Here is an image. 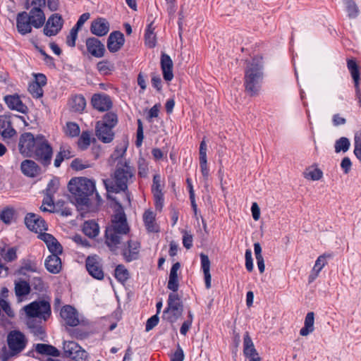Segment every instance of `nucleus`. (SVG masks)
I'll return each instance as SVG.
<instances>
[{
    "label": "nucleus",
    "instance_id": "obj_1",
    "mask_svg": "<svg viewBox=\"0 0 361 361\" xmlns=\"http://www.w3.org/2000/svg\"><path fill=\"white\" fill-rule=\"evenodd\" d=\"M119 205V209L114 215L111 224L106 229L105 243L111 251H115L121 244L123 235L129 231L126 214Z\"/></svg>",
    "mask_w": 361,
    "mask_h": 361
},
{
    "label": "nucleus",
    "instance_id": "obj_2",
    "mask_svg": "<svg viewBox=\"0 0 361 361\" xmlns=\"http://www.w3.org/2000/svg\"><path fill=\"white\" fill-rule=\"evenodd\" d=\"M68 190L78 206H87L90 197L96 190L95 182L85 177L72 178L68 183Z\"/></svg>",
    "mask_w": 361,
    "mask_h": 361
},
{
    "label": "nucleus",
    "instance_id": "obj_3",
    "mask_svg": "<svg viewBox=\"0 0 361 361\" xmlns=\"http://www.w3.org/2000/svg\"><path fill=\"white\" fill-rule=\"evenodd\" d=\"M133 176V169L126 161L121 160L112 178L103 180L108 192H119L127 189L128 183Z\"/></svg>",
    "mask_w": 361,
    "mask_h": 361
},
{
    "label": "nucleus",
    "instance_id": "obj_4",
    "mask_svg": "<svg viewBox=\"0 0 361 361\" xmlns=\"http://www.w3.org/2000/svg\"><path fill=\"white\" fill-rule=\"evenodd\" d=\"M262 68V59H253L247 64L245 73V86L246 91L251 95L256 94L259 90L263 78Z\"/></svg>",
    "mask_w": 361,
    "mask_h": 361
},
{
    "label": "nucleus",
    "instance_id": "obj_5",
    "mask_svg": "<svg viewBox=\"0 0 361 361\" xmlns=\"http://www.w3.org/2000/svg\"><path fill=\"white\" fill-rule=\"evenodd\" d=\"M24 310L29 318L47 320L51 314L49 302L44 300L35 301L25 306Z\"/></svg>",
    "mask_w": 361,
    "mask_h": 361
},
{
    "label": "nucleus",
    "instance_id": "obj_6",
    "mask_svg": "<svg viewBox=\"0 0 361 361\" xmlns=\"http://www.w3.org/2000/svg\"><path fill=\"white\" fill-rule=\"evenodd\" d=\"M183 305L180 297L176 293L169 294L168 307L164 311V317L169 322H175L183 314Z\"/></svg>",
    "mask_w": 361,
    "mask_h": 361
},
{
    "label": "nucleus",
    "instance_id": "obj_7",
    "mask_svg": "<svg viewBox=\"0 0 361 361\" xmlns=\"http://www.w3.org/2000/svg\"><path fill=\"white\" fill-rule=\"evenodd\" d=\"M18 121L25 123V119L16 114L0 116V135L4 138H11L16 134L13 125Z\"/></svg>",
    "mask_w": 361,
    "mask_h": 361
},
{
    "label": "nucleus",
    "instance_id": "obj_8",
    "mask_svg": "<svg viewBox=\"0 0 361 361\" xmlns=\"http://www.w3.org/2000/svg\"><path fill=\"white\" fill-rule=\"evenodd\" d=\"M43 136L34 137L30 133H23L19 139L18 148L20 152L25 157H32L35 148Z\"/></svg>",
    "mask_w": 361,
    "mask_h": 361
},
{
    "label": "nucleus",
    "instance_id": "obj_9",
    "mask_svg": "<svg viewBox=\"0 0 361 361\" xmlns=\"http://www.w3.org/2000/svg\"><path fill=\"white\" fill-rule=\"evenodd\" d=\"M32 8L28 13V18L32 25L35 28L41 27L45 23V15L42 8L46 6V0H32Z\"/></svg>",
    "mask_w": 361,
    "mask_h": 361
},
{
    "label": "nucleus",
    "instance_id": "obj_10",
    "mask_svg": "<svg viewBox=\"0 0 361 361\" xmlns=\"http://www.w3.org/2000/svg\"><path fill=\"white\" fill-rule=\"evenodd\" d=\"M7 342L10 355L14 356L24 350L27 344V339L20 331H12L7 336Z\"/></svg>",
    "mask_w": 361,
    "mask_h": 361
},
{
    "label": "nucleus",
    "instance_id": "obj_11",
    "mask_svg": "<svg viewBox=\"0 0 361 361\" xmlns=\"http://www.w3.org/2000/svg\"><path fill=\"white\" fill-rule=\"evenodd\" d=\"M52 154L51 147L45 137H43L39 139V142L37 145L32 157H35L44 166H48L51 163Z\"/></svg>",
    "mask_w": 361,
    "mask_h": 361
},
{
    "label": "nucleus",
    "instance_id": "obj_12",
    "mask_svg": "<svg viewBox=\"0 0 361 361\" xmlns=\"http://www.w3.org/2000/svg\"><path fill=\"white\" fill-rule=\"evenodd\" d=\"M63 351L66 356L75 361H86L87 353L74 341H64Z\"/></svg>",
    "mask_w": 361,
    "mask_h": 361
},
{
    "label": "nucleus",
    "instance_id": "obj_13",
    "mask_svg": "<svg viewBox=\"0 0 361 361\" xmlns=\"http://www.w3.org/2000/svg\"><path fill=\"white\" fill-rule=\"evenodd\" d=\"M63 27V19L58 13L52 14L49 17L43 29L46 36L51 37L57 35Z\"/></svg>",
    "mask_w": 361,
    "mask_h": 361
},
{
    "label": "nucleus",
    "instance_id": "obj_14",
    "mask_svg": "<svg viewBox=\"0 0 361 361\" xmlns=\"http://www.w3.org/2000/svg\"><path fill=\"white\" fill-rule=\"evenodd\" d=\"M118 245L122 250V254L125 259L128 262H131L137 259L140 252V243L135 240H128L126 243L123 246Z\"/></svg>",
    "mask_w": 361,
    "mask_h": 361
},
{
    "label": "nucleus",
    "instance_id": "obj_15",
    "mask_svg": "<svg viewBox=\"0 0 361 361\" xmlns=\"http://www.w3.org/2000/svg\"><path fill=\"white\" fill-rule=\"evenodd\" d=\"M25 223L30 231L39 233V235L44 233L43 231L47 230V224L44 219L32 213L27 214Z\"/></svg>",
    "mask_w": 361,
    "mask_h": 361
},
{
    "label": "nucleus",
    "instance_id": "obj_16",
    "mask_svg": "<svg viewBox=\"0 0 361 361\" xmlns=\"http://www.w3.org/2000/svg\"><path fill=\"white\" fill-rule=\"evenodd\" d=\"M86 267L89 274L94 278L99 280L104 278V272L98 257H88L86 260Z\"/></svg>",
    "mask_w": 361,
    "mask_h": 361
},
{
    "label": "nucleus",
    "instance_id": "obj_17",
    "mask_svg": "<svg viewBox=\"0 0 361 361\" xmlns=\"http://www.w3.org/2000/svg\"><path fill=\"white\" fill-rule=\"evenodd\" d=\"M347 66L354 81L356 99L360 106H361V90L360 88V72L358 66L356 62L351 59L348 61Z\"/></svg>",
    "mask_w": 361,
    "mask_h": 361
},
{
    "label": "nucleus",
    "instance_id": "obj_18",
    "mask_svg": "<svg viewBox=\"0 0 361 361\" xmlns=\"http://www.w3.org/2000/svg\"><path fill=\"white\" fill-rule=\"evenodd\" d=\"M125 42L124 35L120 31L112 32L107 39V48L111 53L118 51Z\"/></svg>",
    "mask_w": 361,
    "mask_h": 361
},
{
    "label": "nucleus",
    "instance_id": "obj_19",
    "mask_svg": "<svg viewBox=\"0 0 361 361\" xmlns=\"http://www.w3.org/2000/svg\"><path fill=\"white\" fill-rule=\"evenodd\" d=\"M60 315L68 326H76L80 322L78 312L71 305L63 306L61 310Z\"/></svg>",
    "mask_w": 361,
    "mask_h": 361
},
{
    "label": "nucleus",
    "instance_id": "obj_20",
    "mask_svg": "<svg viewBox=\"0 0 361 361\" xmlns=\"http://www.w3.org/2000/svg\"><path fill=\"white\" fill-rule=\"evenodd\" d=\"M87 51L96 58H102L105 53V47L102 42L95 37H90L86 40Z\"/></svg>",
    "mask_w": 361,
    "mask_h": 361
},
{
    "label": "nucleus",
    "instance_id": "obj_21",
    "mask_svg": "<svg viewBox=\"0 0 361 361\" xmlns=\"http://www.w3.org/2000/svg\"><path fill=\"white\" fill-rule=\"evenodd\" d=\"M39 238L44 242L51 255H61L63 252L62 245L51 234L47 233L39 235Z\"/></svg>",
    "mask_w": 361,
    "mask_h": 361
},
{
    "label": "nucleus",
    "instance_id": "obj_22",
    "mask_svg": "<svg viewBox=\"0 0 361 361\" xmlns=\"http://www.w3.org/2000/svg\"><path fill=\"white\" fill-rule=\"evenodd\" d=\"M110 29L109 22L103 18H98L94 20L91 23V32L98 37L106 35Z\"/></svg>",
    "mask_w": 361,
    "mask_h": 361
},
{
    "label": "nucleus",
    "instance_id": "obj_23",
    "mask_svg": "<svg viewBox=\"0 0 361 361\" xmlns=\"http://www.w3.org/2000/svg\"><path fill=\"white\" fill-rule=\"evenodd\" d=\"M16 26L18 31L21 35H26L31 32L32 24L28 18V13L23 11L19 13L16 18Z\"/></svg>",
    "mask_w": 361,
    "mask_h": 361
},
{
    "label": "nucleus",
    "instance_id": "obj_24",
    "mask_svg": "<svg viewBox=\"0 0 361 361\" xmlns=\"http://www.w3.org/2000/svg\"><path fill=\"white\" fill-rule=\"evenodd\" d=\"M112 128L113 127L106 126V123H97L96 135L99 140L104 143L111 142L114 136Z\"/></svg>",
    "mask_w": 361,
    "mask_h": 361
},
{
    "label": "nucleus",
    "instance_id": "obj_25",
    "mask_svg": "<svg viewBox=\"0 0 361 361\" xmlns=\"http://www.w3.org/2000/svg\"><path fill=\"white\" fill-rule=\"evenodd\" d=\"M92 104L94 108L99 111L109 110L112 104L110 97L102 94H94L92 98Z\"/></svg>",
    "mask_w": 361,
    "mask_h": 361
},
{
    "label": "nucleus",
    "instance_id": "obj_26",
    "mask_svg": "<svg viewBox=\"0 0 361 361\" xmlns=\"http://www.w3.org/2000/svg\"><path fill=\"white\" fill-rule=\"evenodd\" d=\"M161 68L164 79L169 82L173 78V61L166 54H162L161 56Z\"/></svg>",
    "mask_w": 361,
    "mask_h": 361
},
{
    "label": "nucleus",
    "instance_id": "obj_27",
    "mask_svg": "<svg viewBox=\"0 0 361 361\" xmlns=\"http://www.w3.org/2000/svg\"><path fill=\"white\" fill-rule=\"evenodd\" d=\"M60 255H49L44 261V265L47 271L51 274H59L62 269Z\"/></svg>",
    "mask_w": 361,
    "mask_h": 361
},
{
    "label": "nucleus",
    "instance_id": "obj_28",
    "mask_svg": "<svg viewBox=\"0 0 361 361\" xmlns=\"http://www.w3.org/2000/svg\"><path fill=\"white\" fill-rule=\"evenodd\" d=\"M22 173L28 177H36L40 173V168L32 160L26 159L20 164Z\"/></svg>",
    "mask_w": 361,
    "mask_h": 361
},
{
    "label": "nucleus",
    "instance_id": "obj_29",
    "mask_svg": "<svg viewBox=\"0 0 361 361\" xmlns=\"http://www.w3.org/2000/svg\"><path fill=\"white\" fill-rule=\"evenodd\" d=\"M143 221L148 232L157 233L159 231V225L156 222V215L152 210L145 212Z\"/></svg>",
    "mask_w": 361,
    "mask_h": 361
},
{
    "label": "nucleus",
    "instance_id": "obj_30",
    "mask_svg": "<svg viewBox=\"0 0 361 361\" xmlns=\"http://www.w3.org/2000/svg\"><path fill=\"white\" fill-rule=\"evenodd\" d=\"M5 102L8 108L18 111L20 113H25L27 110V106L23 104L18 95H8L5 97Z\"/></svg>",
    "mask_w": 361,
    "mask_h": 361
},
{
    "label": "nucleus",
    "instance_id": "obj_31",
    "mask_svg": "<svg viewBox=\"0 0 361 361\" xmlns=\"http://www.w3.org/2000/svg\"><path fill=\"white\" fill-rule=\"evenodd\" d=\"M200 259L201 267L202 269L204 276L205 286L207 289H209L212 286V276L210 274V261L209 259L208 256L203 253L200 254Z\"/></svg>",
    "mask_w": 361,
    "mask_h": 361
},
{
    "label": "nucleus",
    "instance_id": "obj_32",
    "mask_svg": "<svg viewBox=\"0 0 361 361\" xmlns=\"http://www.w3.org/2000/svg\"><path fill=\"white\" fill-rule=\"evenodd\" d=\"M314 314L313 312H308L305 318L304 326L300 330V334L307 336L314 331Z\"/></svg>",
    "mask_w": 361,
    "mask_h": 361
},
{
    "label": "nucleus",
    "instance_id": "obj_33",
    "mask_svg": "<svg viewBox=\"0 0 361 361\" xmlns=\"http://www.w3.org/2000/svg\"><path fill=\"white\" fill-rule=\"evenodd\" d=\"M303 177L307 180L316 181L323 177V172L317 164H313L305 169L303 172Z\"/></svg>",
    "mask_w": 361,
    "mask_h": 361
},
{
    "label": "nucleus",
    "instance_id": "obj_34",
    "mask_svg": "<svg viewBox=\"0 0 361 361\" xmlns=\"http://www.w3.org/2000/svg\"><path fill=\"white\" fill-rule=\"evenodd\" d=\"M243 354L246 357L258 355L248 332H245L243 337Z\"/></svg>",
    "mask_w": 361,
    "mask_h": 361
},
{
    "label": "nucleus",
    "instance_id": "obj_35",
    "mask_svg": "<svg viewBox=\"0 0 361 361\" xmlns=\"http://www.w3.org/2000/svg\"><path fill=\"white\" fill-rule=\"evenodd\" d=\"M82 231L87 236L94 238L99 233V227L94 221H87L83 224Z\"/></svg>",
    "mask_w": 361,
    "mask_h": 361
},
{
    "label": "nucleus",
    "instance_id": "obj_36",
    "mask_svg": "<svg viewBox=\"0 0 361 361\" xmlns=\"http://www.w3.org/2000/svg\"><path fill=\"white\" fill-rule=\"evenodd\" d=\"M35 350L37 353L42 355L54 357H58L60 355L59 350L56 348L48 344L38 343L35 346Z\"/></svg>",
    "mask_w": 361,
    "mask_h": 361
},
{
    "label": "nucleus",
    "instance_id": "obj_37",
    "mask_svg": "<svg viewBox=\"0 0 361 361\" xmlns=\"http://www.w3.org/2000/svg\"><path fill=\"white\" fill-rule=\"evenodd\" d=\"M15 293L18 298L28 295L30 292V284L23 280L15 281Z\"/></svg>",
    "mask_w": 361,
    "mask_h": 361
},
{
    "label": "nucleus",
    "instance_id": "obj_38",
    "mask_svg": "<svg viewBox=\"0 0 361 361\" xmlns=\"http://www.w3.org/2000/svg\"><path fill=\"white\" fill-rule=\"evenodd\" d=\"M145 44L149 48H153L156 46L157 37L156 34L154 33V27H153L152 23L148 25L147 27L146 28L145 34Z\"/></svg>",
    "mask_w": 361,
    "mask_h": 361
},
{
    "label": "nucleus",
    "instance_id": "obj_39",
    "mask_svg": "<svg viewBox=\"0 0 361 361\" xmlns=\"http://www.w3.org/2000/svg\"><path fill=\"white\" fill-rule=\"evenodd\" d=\"M69 104L73 111L76 112H81L85 108L86 101L85 98L81 95L75 96L72 98Z\"/></svg>",
    "mask_w": 361,
    "mask_h": 361
},
{
    "label": "nucleus",
    "instance_id": "obj_40",
    "mask_svg": "<svg viewBox=\"0 0 361 361\" xmlns=\"http://www.w3.org/2000/svg\"><path fill=\"white\" fill-rule=\"evenodd\" d=\"M350 146V142L348 138L345 137H341L336 140L334 144L335 152L339 153L341 152H346Z\"/></svg>",
    "mask_w": 361,
    "mask_h": 361
},
{
    "label": "nucleus",
    "instance_id": "obj_41",
    "mask_svg": "<svg viewBox=\"0 0 361 361\" xmlns=\"http://www.w3.org/2000/svg\"><path fill=\"white\" fill-rule=\"evenodd\" d=\"M92 166V163L87 160L81 159H75L71 164V168L75 171H81L85 169L91 168Z\"/></svg>",
    "mask_w": 361,
    "mask_h": 361
},
{
    "label": "nucleus",
    "instance_id": "obj_42",
    "mask_svg": "<svg viewBox=\"0 0 361 361\" xmlns=\"http://www.w3.org/2000/svg\"><path fill=\"white\" fill-rule=\"evenodd\" d=\"M80 132L78 125L74 122H68L64 127V133L69 137H77Z\"/></svg>",
    "mask_w": 361,
    "mask_h": 361
},
{
    "label": "nucleus",
    "instance_id": "obj_43",
    "mask_svg": "<svg viewBox=\"0 0 361 361\" xmlns=\"http://www.w3.org/2000/svg\"><path fill=\"white\" fill-rule=\"evenodd\" d=\"M128 147V142L124 141L119 144L115 149V151L111 154L109 161H115L119 158H122L126 154Z\"/></svg>",
    "mask_w": 361,
    "mask_h": 361
},
{
    "label": "nucleus",
    "instance_id": "obj_44",
    "mask_svg": "<svg viewBox=\"0 0 361 361\" xmlns=\"http://www.w3.org/2000/svg\"><path fill=\"white\" fill-rule=\"evenodd\" d=\"M343 3L346 7L348 15L350 18H355L358 16L359 10L353 0H343Z\"/></svg>",
    "mask_w": 361,
    "mask_h": 361
},
{
    "label": "nucleus",
    "instance_id": "obj_45",
    "mask_svg": "<svg viewBox=\"0 0 361 361\" xmlns=\"http://www.w3.org/2000/svg\"><path fill=\"white\" fill-rule=\"evenodd\" d=\"M0 255L4 260L7 262L14 261L17 258L16 249L15 247H9L8 249H0Z\"/></svg>",
    "mask_w": 361,
    "mask_h": 361
},
{
    "label": "nucleus",
    "instance_id": "obj_46",
    "mask_svg": "<svg viewBox=\"0 0 361 361\" xmlns=\"http://www.w3.org/2000/svg\"><path fill=\"white\" fill-rule=\"evenodd\" d=\"M115 277L121 283L126 281L129 277V273L123 265H118L115 269Z\"/></svg>",
    "mask_w": 361,
    "mask_h": 361
},
{
    "label": "nucleus",
    "instance_id": "obj_47",
    "mask_svg": "<svg viewBox=\"0 0 361 361\" xmlns=\"http://www.w3.org/2000/svg\"><path fill=\"white\" fill-rule=\"evenodd\" d=\"M353 152L355 156L361 161V130L355 133Z\"/></svg>",
    "mask_w": 361,
    "mask_h": 361
},
{
    "label": "nucleus",
    "instance_id": "obj_48",
    "mask_svg": "<svg viewBox=\"0 0 361 361\" xmlns=\"http://www.w3.org/2000/svg\"><path fill=\"white\" fill-rule=\"evenodd\" d=\"M41 211L46 212H53L54 210V204L52 196L46 195L44 198L42 204L40 207Z\"/></svg>",
    "mask_w": 361,
    "mask_h": 361
},
{
    "label": "nucleus",
    "instance_id": "obj_49",
    "mask_svg": "<svg viewBox=\"0 0 361 361\" xmlns=\"http://www.w3.org/2000/svg\"><path fill=\"white\" fill-rule=\"evenodd\" d=\"M97 123H106V126L114 128L117 123V116L114 113H107L103 119Z\"/></svg>",
    "mask_w": 361,
    "mask_h": 361
},
{
    "label": "nucleus",
    "instance_id": "obj_50",
    "mask_svg": "<svg viewBox=\"0 0 361 361\" xmlns=\"http://www.w3.org/2000/svg\"><path fill=\"white\" fill-rule=\"evenodd\" d=\"M162 180L160 175L156 174L153 178V184L152 186V191L153 194H158L162 192Z\"/></svg>",
    "mask_w": 361,
    "mask_h": 361
},
{
    "label": "nucleus",
    "instance_id": "obj_51",
    "mask_svg": "<svg viewBox=\"0 0 361 361\" xmlns=\"http://www.w3.org/2000/svg\"><path fill=\"white\" fill-rule=\"evenodd\" d=\"M28 91L35 98H39L43 94L42 87L33 82L29 85Z\"/></svg>",
    "mask_w": 361,
    "mask_h": 361
},
{
    "label": "nucleus",
    "instance_id": "obj_52",
    "mask_svg": "<svg viewBox=\"0 0 361 361\" xmlns=\"http://www.w3.org/2000/svg\"><path fill=\"white\" fill-rule=\"evenodd\" d=\"M14 214V210L11 208H6L4 209L1 214H0V219L5 223V224H10L13 219Z\"/></svg>",
    "mask_w": 361,
    "mask_h": 361
},
{
    "label": "nucleus",
    "instance_id": "obj_53",
    "mask_svg": "<svg viewBox=\"0 0 361 361\" xmlns=\"http://www.w3.org/2000/svg\"><path fill=\"white\" fill-rule=\"evenodd\" d=\"M90 145V134L85 131L83 132L78 140L80 148L85 149Z\"/></svg>",
    "mask_w": 361,
    "mask_h": 361
},
{
    "label": "nucleus",
    "instance_id": "obj_54",
    "mask_svg": "<svg viewBox=\"0 0 361 361\" xmlns=\"http://www.w3.org/2000/svg\"><path fill=\"white\" fill-rule=\"evenodd\" d=\"M59 188V181L56 179H52L49 181L46 189V195L52 196L56 192Z\"/></svg>",
    "mask_w": 361,
    "mask_h": 361
},
{
    "label": "nucleus",
    "instance_id": "obj_55",
    "mask_svg": "<svg viewBox=\"0 0 361 361\" xmlns=\"http://www.w3.org/2000/svg\"><path fill=\"white\" fill-rule=\"evenodd\" d=\"M78 30L73 27L68 36L67 37L66 43L69 47H73L75 45V41L78 37Z\"/></svg>",
    "mask_w": 361,
    "mask_h": 361
},
{
    "label": "nucleus",
    "instance_id": "obj_56",
    "mask_svg": "<svg viewBox=\"0 0 361 361\" xmlns=\"http://www.w3.org/2000/svg\"><path fill=\"white\" fill-rule=\"evenodd\" d=\"M207 145L204 139L200 142V149H199V159L200 161H207Z\"/></svg>",
    "mask_w": 361,
    "mask_h": 361
},
{
    "label": "nucleus",
    "instance_id": "obj_57",
    "mask_svg": "<svg viewBox=\"0 0 361 361\" xmlns=\"http://www.w3.org/2000/svg\"><path fill=\"white\" fill-rule=\"evenodd\" d=\"M183 244L187 249H190L192 246V235L190 232L183 231Z\"/></svg>",
    "mask_w": 361,
    "mask_h": 361
},
{
    "label": "nucleus",
    "instance_id": "obj_58",
    "mask_svg": "<svg viewBox=\"0 0 361 361\" xmlns=\"http://www.w3.org/2000/svg\"><path fill=\"white\" fill-rule=\"evenodd\" d=\"M245 267L248 271H252L253 270L254 265H253V261H252V251L250 249L246 250L245 254Z\"/></svg>",
    "mask_w": 361,
    "mask_h": 361
},
{
    "label": "nucleus",
    "instance_id": "obj_59",
    "mask_svg": "<svg viewBox=\"0 0 361 361\" xmlns=\"http://www.w3.org/2000/svg\"><path fill=\"white\" fill-rule=\"evenodd\" d=\"M161 104H156L154 105L149 111L148 116H147V120L149 121H152V118H157L159 116V113L160 111Z\"/></svg>",
    "mask_w": 361,
    "mask_h": 361
},
{
    "label": "nucleus",
    "instance_id": "obj_60",
    "mask_svg": "<svg viewBox=\"0 0 361 361\" xmlns=\"http://www.w3.org/2000/svg\"><path fill=\"white\" fill-rule=\"evenodd\" d=\"M158 322L159 317L157 314H155L151 317L149 319H148L145 326L146 331H149L150 330H152L154 326H156L158 324Z\"/></svg>",
    "mask_w": 361,
    "mask_h": 361
},
{
    "label": "nucleus",
    "instance_id": "obj_61",
    "mask_svg": "<svg viewBox=\"0 0 361 361\" xmlns=\"http://www.w3.org/2000/svg\"><path fill=\"white\" fill-rule=\"evenodd\" d=\"M153 196L156 209L161 211L164 206L163 193L153 194Z\"/></svg>",
    "mask_w": 361,
    "mask_h": 361
},
{
    "label": "nucleus",
    "instance_id": "obj_62",
    "mask_svg": "<svg viewBox=\"0 0 361 361\" xmlns=\"http://www.w3.org/2000/svg\"><path fill=\"white\" fill-rule=\"evenodd\" d=\"M341 167L343 169L344 173L348 174L352 168V162L349 157H344L341 162Z\"/></svg>",
    "mask_w": 361,
    "mask_h": 361
},
{
    "label": "nucleus",
    "instance_id": "obj_63",
    "mask_svg": "<svg viewBox=\"0 0 361 361\" xmlns=\"http://www.w3.org/2000/svg\"><path fill=\"white\" fill-rule=\"evenodd\" d=\"M200 168L204 181H207L209 176V169L207 161H200Z\"/></svg>",
    "mask_w": 361,
    "mask_h": 361
},
{
    "label": "nucleus",
    "instance_id": "obj_64",
    "mask_svg": "<svg viewBox=\"0 0 361 361\" xmlns=\"http://www.w3.org/2000/svg\"><path fill=\"white\" fill-rule=\"evenodd\" d=\"M0 307L6 313V314L8 317H13L14 316L13 311L11 310L9 303L6 300H0Z\"/></svg>",
    "mask_w": 361,
    "mask_h": 361
}]
</instances>
